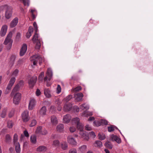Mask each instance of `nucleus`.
<instances>
[{
	"label": "nucleus",
	"instance_id": "49530a36",
	"mask_svg": "<svg viewBox=\"0 0 153 153\" xmlns=\"http://www.w3.org/2000/svg\"><path fill=\"white\" fill-rule=\"evenodd\" d=\"M95 143L97 144V146L100 147L102 146V143L101 142L99 141H95Z\"/></svg>",
	"mask_w": 153,
	"mask_h": 153
},
{
	"label": "nucleus",
	"instance_id": "09e8293b",
	"mask_svg": "<svg viewBox=\"0 0 153 153\" xmlns=\"http://www.w3.org/2000/svg\"><path fill=\"white\" fill-rule=\"evenodd\" d=\"M81 86H78L76 88L72 89V91H74V92H77L78 91H79V90H81Z\"/></svg>",
	"mask_w": 153,
	"mask_h": 153
},
{
	"label": "nucleus",
	"instance_id": "a878e982",
	"mask_svg": "<svg viewBox=\"0 0 153 153\" xmlns=\"http://www.w3.org/2000/svg\"><path fill=\"white\" fill-rule=\"evenodd\" d=\"M44 94L47 97L49 98L51 97L50 91L48 89H44Z\"/></svg>",
	"mask_w": 153,
	"mask_h": 153
},
{
	"label": "nucleus",
	"instance_id": "dca6fc26",
	"mask_svg": "<svg viewBox=\"0 0 153 153\" xmlns=\"http://www.w3.org/2000/svg\"><path fill=\"white\" fill-rule=\"evenodd\" d=\"M35 100L33 99H30L29 101L28 108L29 110H32L34 107L35 105Z\"/></svg>",
	"mask_w": 153,
	"mask_h": 153
},
{
	"label": "nucleus",
	"instance_id": "20e7f679",
	"mask_svg": "<svg viewBox=\"0 0 153 153\" xmlns=\"http://www.w3.org/2000/svg\"><path fill=\"white\" fill-rule=\"evenodd\" d=\"M32 40L33 43L36 44V48L39 49L41 45V39L36 33L35 32V34L34 35Z\"/></svg>",
	"mask_w": 153,
	"mask_h": 153
},
{
	"label": "nucleus",
	"instance_id": "f3484780",
	"mask_svg": "<svg viewBox=\"0 0 153 153\" xmlns=\"http://www.w3.org/2000/svg\"><path fill=\"white\" fill-rule=\"evenodd\" d=\"M46 108L45 107L43 106L40 109L38 113L39 115L42 117L45 115L46 112Z\"/></svg>",
	"mask_w": 153,
	"mask_h": 153
},
{
	"label": "nucleus",
	"instance_id": "ddd939ff",
	"mask_svg": "<svg viewBox=\"0 0 153 153\" xmlns=\"http://www.w3.org/2000/svg\"><path fill=\"white\" fill-rule=\"evenodd\" d=\"M83 96V94L81 93H78L75 94L74 95L75 100L77 102L81 101Z\"/></svg>",
	"mask_w": 153,
	"mask_h": 153
},
{
	"label": "nucleus",
	"instance_id": "2f4dec72",
	"mask_svg": "<svg viewBox=\"0 0 153 153\" xmlns=\"http://www.w3.org/2000/svg\"><path fill=\"white\" fill-rule=\"evenodd\" d=\"M80 108L83 110L84 109L87 110L89 108V106L88 105H86L85 104H83L80 106Z\"/></svg>",
	"mask_w": 153,
	"mask_h": 153
},
{
	"label": "nucleus",
	"instance_id": "4d7b16f0",
	"mask_svg": "<svg viewBox=\"0 0 153 153\" xmlns=\"http://www.w3.org/2000/svg\"><path fill=\"white\" fill-rule=\"evenodd\" d=\"M76 130V128L74 127L71 126V127L70 128V131L71 132H74Z\"/></svg>",
	"mask_w": 153,
	"mask_h": 153
},
{
	"label": "nucleus",
	"instance_id": "72a5a7b5",
	"mask_svg": "<svg viewBox=\"0 0 153 153\" xmlns=\"http://www.w3.org/2000/svg\"><path fill=\"white\" fill-rule=\"evenodd\" d=\"M30 140L31 142L33 143H35L36 142V137L34 135H33L31 136Z\"/></svg>",
	"mask_w": 153,
	"mask_h": 153
},
{
	"label": "nucleus",
	"instance_id": "58836bf2",
	"mask_svg": "<svg viewBox=\"0 0 153 153\" xmlns=\"http://www.w3.org/2000/svg\"><path fill=\"white\" fill-rule=\"evenodd\" d=\"M105 146L107 148L109 149H111L112 148V146L111 143L109 142H106L105 143Z\"/></svg>",
	"mask_w": 153,
	"mask_h": 153
},
{
	"label": "nucleus",
	"instance_id": "f704fd0d",
	"mask_svg": "<svg viewBox=\"0 0 153 153\" xmlns=\"http://www.w3.org/2000/svg\"><path fill=\"white\" fill-rule=\"evenodd\" d=\"M115 128L117 129V128L114 126L111 125L108 127V131L109 132H111L114 131Z\"/></svg>",
	"mask_w": 153,
	"mask_h": 153
},
{
	"label": "nucleus",
	"instance_id": "864d4df0",
	"mask_svg": "<svg viewBox=\"0 0 153 153\" xmlns=\"http://www.w3.org/2000/svg\"><path fill=\"white\" fill-rule=\"evenodd\" d=\"M18 72L19 70L18 69H16L13 71L12 74V75L13 76H16L17 75Z\"/></svg>",
	"mask_w": 153,
	"mask_h": 153
},
{
	"label": "nucleus",
	"instance_id": "338daca9",
	"mask_svg": "<svg viewBox=\"0 0 153 153\" xmlns=\"http://www.w3.org/2000/svg\"><path fill=\"white\" fill-rule=\"evenodd\" d=\"M55 103L58 105H59L61 104L62 102L61 100H56Z\"/></svg>",
	"mask_w": 153,
	"mask_h": 153
},
{
	"label": "nucleus",
	"instance_id": "4be33fe9",
	"mask_svg": "<svg viewBox=\"0 0 153 153\" xmlns=\"http://www.w3.org/2000/svg\"><path fill=\"white\" fill-rule=\"evenodd\" d=\"M72 105L71 104H65L63 107V109L65 111H68L71 108Z\"/></svg>",
	"mask_w": 153,
	"mask_h": 153
},
{
	"label": "nucleus",
	"instance_id": "1a4fd4ad",
	"mask_svg": "<svg viewBox=\"0 0 153 153\" xmlns=\"http://www.w3.org/2000/svg\"><path fill=\"white\" fill-rule=\"evenodd\" d=\"M23 85V82L22 81H20L15 86L12 90V92L11 94H12L13 92L19 91L20 89L21 88Z\"/></svg>",
	"mask_w": 153,
	"mask_h": 153
},
{
	"label": "nucleus",
	"instance_id": "393cba45",
	"mask_svg": "<svg viewBox=\"0 0 153 153\" xmlns=\"http://www.w3.org/2000/svg\"><path fill=\"white\" fill-rule=\"evenodd\" d=\"M46 150V148L45 146H40L37 148L36 151L39 152H44Z\"/></svg>",
	"mask_w": 153,
	"mask_h": 153
},
{
	"label": "nucleus",
	"instance_id": "aec40b11",
	"mask_svg": "<svg viewBox=\"0 0 153 153\" xmlns=\"http://www.w3.org/2000/svg\"><path fill=\"white\" fill-rule=\"evenodd\" d=\"M86 149L87 146L85 145H83L78 148V151L79 152L84 153Z\"/></svg>",
	"mask_w": 153,
	"mask_h": 153
},
{
	"label": "nucleus",
	"instance_id": "9b49d317",
	"mask_svg": "<svg viewBox=\"0 0 153 153\" xmlns=\"http://www.w3.org/2000/svg\"><path fill=\"white\" fill-rule=\"evenodd\" d=\"M8 28L7 25L4 24L2 26L0 31V35L2 36H4L6 34Z\"/></svg>",
	"mask_w": 153,
	"mask_h": 153
},
{
	"label": "nucleus",
	"instance_id": "69168bd1",
	"mask_svg": "<svg viewBox=\"0 0 153 153\" xmlns=\"http://www.w3.org/2000/svg\"><path fill=\"white\" fill-rule=\"evenodd\" d=\"M24 133L25 136L26 137H28L29 136L27 130H25L24 131Z\"/></svg>",
	"mask_w": 153,
	"mask_h": 153
},
{
	"label": "nucleus",
	"instance_id": "6e6552de",
	"mask_svg": "<svg viewBox=\"0 0 153 153\" xmlns=\"http://www.w3.org/2000/svg\"><path fill=\"white\" fill-rule=\"evenodd\" d=\"M67 141L69 144L74 146L77 145V143L76 141L72 136H69L68 137Z\"/></svg>",
	"mask_w": 153,
	"mask_h": 153
},
{
	"label": "nucleus",
	"instance_id": "4468645a",
	"mask_svg": "<svg viewBox=\"0 0 153 153\" xmlns=\"http://www.w3.org/2000/svg\"><path fill=\"white\" fill-rule=\"evenodd\" d=\"M27 45L25 44H23L20 51V55L21 56H22L25 54L27 50Z\"/></svg>",
	"mask_w": 153,
	"mask_h": 153
},
{
	"label": "nucleus",
	"instance_id": "a18cd8bd",
	"mask_svg": "<svg viewBox=\"0 0 153 153\" xmlns=\"http://www.w3.org/2000/svg\"><path fill=\"white\" fill-rule=\"evenodd\" d=\"M59 141L58 140H54L53 141L52 145L55 146H59Z\"/></svg>",
	"mask_w": 153,
	"mask_h": 153
},
{
	"label": "nucleus",
	"instance_id": "8fccbe9b",
	"mask_svg": "<svg viewBox=\"0 0 153 153\" xmlns=\"http://www.w3.org/2000/svg\"><path fill=\"white\" fill-rule=\"evenodd\" d=\"M72 98V96L71 95H70L67 96L65 99V100L66 101L68 102Z\"/></svg>",
	"mask_w": 153,
	"mask_h": 153
},
{
	"label": "nucleus",
	"instance_id": "de8ad7c7",
	"mask_svg": "<svg viewBox=\"0 0 153 153\" xmlns=\"http://www.w3.org/2000/svg\"><path fill=\"white\" fill-rule=\"evenodd\" d=\"M94 126H99L101 125V123L100 121H95L94 122Z\"/></svg>",
	"mask_w": 153,
	"mask_h": 153
},
{
	"label": "nucleus",
	"instance_id": "7ed1b4c3",
	"mask_svg": "<svg viewBox=\"0 0 153 153\" xmlns=\"http://www.w3.org/2000/svg\"><path fill=\"white\" fill-rule=\"evenodd\" d=\"M30 61L34 65H36L37 62L40 64L43 61V58L38 55H35L32 56L30 58Z\"/></svg>",
	"mask_w": 153,
	"mask_h": 153
},
{
	"label": "nucleus",
	"instance_id": "2eb2a0df",
	"mask_svg": "<svg viewBox=\"0 0 153 153\" xmlns=\"http://www.w3.org/2000/svg\"><path fill=\"white\" fill-rule=\"evenodd\" d=\"M18 18L17 17H16L10 23V27H15L18 23Z\"/></svg>",
	"mask_w": 153,
	"mask_h": 153
},
{
	"label": "nucleus",
	"instance_id": "ea45409f",
	"mask_svg": "<svg viewBox=\"0 0 153 153\" xmlns=\"http://www.w3.org/2000/svg\"><path fill=\"white\" fill-rule=\"evenodd\" d=\"M44 74V72H42L39 76V80L40 82L42 81Z\"/></svg>",
	"mask_w": 153,
	"mask_h": 153
},
{
	"label": "nucleus",
	"instance_id": "4c0bfd02",
	"mask_svg": "<svg viewBox=\"0 0 153 153\" xmlns=\"http://www.w3.org/2000/svg\"><path fill=\"white\" fill-rule=\"evenodd\" d=\"M98 137L99 139L101 140H103L105 138V134H98Z\"/></svg>",
	"mask_w": 153,
	"mask_h": 153
},
{
	"label": "nucleus",
	"instance_id": "a19ab883",
	"mask_svg": "<svg viewBox=\"0 0 153 153\" xmlns=\"http://www.w3.org/2000/svg\"><path fill=\"white\" fill-rule=\"evenodd\" d=\"M36 124V121L35 120H32L30 124V127H33L35 126Z\"/></svg>",
	"mask_w": 153,
	"mask_h": 153
},
{
	"label": "nucleus",
	"instance_id": "c756f323",
	"mask_svg": "<svg viewBox=\"0 0 153 153\" xmlns=\"http://www.w3.org/2000/svg\"><path fill=\"white\" fill-rule=\"evenodd\" d=\"M92 115V112H89L87 111H85L82 114L83 116L88 117V116Z\"/></svg>",
	"mask_w": 153,
	"mask_h": 153
},
{
	"label": "nucleus",
	"instance_id": "0e129e2a",
	"mask_svg": "<svg viewBox=\"0 0 153 153\" xmlns=\"http://www.w3.org/2000/svg\"><path fill=\"white\" fill-rule=\"evenodd\" d=\"M41 92L39 90L37 89L36 92V94L37 96H39L41 94Z\"/></svg>",
	"mask_w": 153,
	"mask_h": 153
},
{
	"label": "nucleus",
	"instance_id": "c03bdc74",
	"mask_svg": "<svg viewBox=\"0 0 153 153\" xmlns=\"http://www.w3.org/2000/svg\"><path fill=\"white\" fill-rule=\"evenodd\" d=\"M16 80V79L14 77L12 78L9 82V84L13 85L14 83Z\"/></svg>",
	"mask_w": 153,
	"mask_h": 153
},
{
	"label": "nucleus",
	"instance_id": "774afa93",
	"mask_svg": "<svg viewBox=\"0 0 153 153\" xmlns=\"http://www.w3.org/2000/svg\"><path fill=\"white\" fill-rule=\"evenodd\" d=\"M13 85L8 84L7 85V89L10 90Z\"/></svg>",
	"mask_w": 153,
	"mask_h": 153
},
{
	"label": "nucleus",
	"instance_id": "052dcab7",
	"mask_svg": "<svg viewBox=\"0 0 153 153\" xmlns=\"http://www.w3.org/2000/svg\"><path fill=\"white\" fill-rule=\"evenodd\" d=\"M69 152V153H77L76 150L74 149L70 150Z\"/></svg>",
	"mask_w": 153,
	"mask_h": 153
},
{
	"label": "nucleus",
	"instance_id": "f03ea898",
	"mask_svg": "<svg viewBox=\"0 0 153 153\" xmlns=\"http://www.w3.org/2000/svg\"><path fill=\"white\" fill-rule=\"evenodd\" d=\"M4 8L6 9L5 17L7 19H9L12 16V9L11 7L7 5L2 6L0 7L1 10H3Z\"/></svg>",
	"mask_w": 153,
	"mask_h": 153
},
{
	"label": "nucleus",
	"instance_id": "9d476101",
	"mask_svg": "<svg viewBox=\"0 0 153 153\" xmlns=\"http://www.w3.org/2000/svg\"><path fill=\"white\" fill-rule=\"evenodd\" d=\"M52 76V70L50 68H49L47 70L46 76L44 77V81L45 82L47 81L48 77V80L50 81L51 79Z\"/></svg>",
	"mask_w": 153,
	"mask_h": 153
},
{
	"label": "nucleus",
	"instance_id": "79ce46f5",
	"mask_svg": "<svg viewBox=\"0 0 153 153\" xmlns=\"http://www.w3.org/2000/svg\"><path fill=\"white\" fill-rule=\"evenodd\" d=\"M13 126V122L11 120L8 121L7 122V126L9 128H12Z\"/></svg>",
	"mask_w": 153,
	"mask_h": 153
},
{
	"label": "nucleus",
	"instance_id": "6ab92c4d",
	"mask_svg": "<svg viewBox=\"0 0 153 153\" xmlns=\"http://www.w3.org/2000/svg\"><path fill=\"white\" fill-rule=\"evenodd\" d=\"M71 117L69 114L64 116L63 117V120L64 123H68L70 121Z\"/></svg>",
	"mask_w": 153,
	"mask_h": 153
},
{
	"label": "nucleus",
	"instance_id": "37998d69",
	"mask_svg": "<svg viewBox=\"0 0 153 153\" xmlns=\"http://www.w3.org/2000/svg\"><path fill=\"white\" fill-rule=\"evenodd\" d=\"M24 5L25 6H29V5L30 0H22Z\"/></svg>",
	"mask_w": 153,
	"mask_h": 153
},
{
	"label": "nucleus",
	"instance_id": "423d86ee",
	"mask_svg": "<svg viewBox=\"0 0 153 153\" xmlns=\"http://www.w3.org/2000/svg\"><path fill=\"white\" fill-rule=\"evenodd\" d=\"M21 98V93L18 92L15 94L13 99V102L15 104H19Z\"/></svg>",
	"mask_w": 153,
	"mask_h": 153
},
{
	"label": "nucleus",
	"instance_id": "0eeeda50",
	"mask_svg": "<svg viewBox=\"0 0 153 153\" xmlns=\"http://www.w3.org/2000/svg\"><path fill=\"white\" fill-rule=\"evenodd\" d=\"M22 119L24 122H27L30 119L29 116V112L26 110L24 111L22 114Z\"/></svg>",
	"mask_w": 153,
	"mask_h": 153
},
{
	"label": "nucleus",
	"instance_id": "412c9836",
	"mask_svg": "<svg viewBox=\"0 0 153 153\" xmlns=\"http://www.w3.org/2000/svg\"><path fill=\"white\" fill-rule=\"evenodd\" d=\"M111 137L112 140L115 141L118 143H120L121 142V140L120 138L116 136L112 135H111Z\"/></svg>",
	"mask_w": 153,
	"mask_h": 153
},
{
	"label": "nucleus",
	"instance_id": "f8f14e48",
	"mask_svg": "<svg viewBox=\"0 0 153 153\" xmlns=\"http://www.w3.org/2000/svg\"><path fill=\"white\" fill-rule=\"evenodd\" d=\"M72 124L76 125L77 128L79 126V127L80 126V125H83L79 122V119L78 117H75L71 121Z\"/></svg>",
	"mask_w": 153,
	"mask_h": 153
},
{
	"label": "nucleus",
	"instance_id": "5fc2aeb1",
	"mask_svg": "<svg viewBox=\"0 0 153 153\" xmlns=\"http://www.w3.org/2000/svg\"><path fill=\"white\" fill-rule=\"evenodd\" d=\"M61 89L60 85H58L56 88V93L57 94H59L61 91Z\"/></svg>",
	"mask_w": 153,
	"mask_h": 153
},
{
	"label": "nucleus",
	"instance_id": "13d9d810",
	"mask_svg": "<svg viewBox=\"0 0 153 153\" xmlns=\"http://www.w3.org/2000/svg\"><path fill=\"white\" fill-rule=\"evenodd\" d=\"M14 111L13 110L11 111L8 114L9 117H12L14 115Z\"/></svg>",
	"mask_w": 153,
	"mask_h": 153
},
{
	"label": "nucleus",
	"instance_id": "a211bd4d",
	"mask_svg": "<svg viewBox=\"0 0 153 153\" xmlns=\"http://www.w3.org/2000/svg\"><path fill=\"white\" fill-rule=\"evenodd\" d=\"M37 78L35 76H33L29 81L28 83L30 86L33 87L36 82Z\"/></svg>",
	"mask_w": 153,
	"mask_h": 153
},
{
	"label": "nucleus",
	"instance_id": "39448f33",
	"mask_svg": "<svg viewBox=\"0 0 153 153\" xmlns=\"http://www.w3.org/2000/svg\"><path fill=\"white\" fill-rule=\"evenodd\" d=\"M83 125H80V126L79 127V126H78L77 128L80 131L79 134L81 138H83L85 140H88L89 139V137L83 131Z\"/></svg>",
	"mask_w": 153,
	"mask_h": 153
},
{
	"label": "nucleus",
	"instance_id": "603ef678",
	"mask_svg": "<svg viewBox=\"0 0 153 153\" xmlns=\"http://www.w3.org/2000/svg\"><path fill=\"white\" fill-rule=\"evenodd\" d=\"M47 131L45 128L42 129L41 134L43 135H45L47 134Z\"/></svg>",
	"mask_w": 153,
	"mask_h": 153
},
{
	"label": "nucleus",
	"instance_id": "e433bc0d",
	"mask_svg": "<svg viewBox=\"0 0 153 153\" xmlns=\"http://www.w3.org/2000/svg\"><path fill=\"white\" fill-rule=\"evenodd\" d=\"M18 140V136L16 134H15L13 137V142L14 144H16Z\"/></svg>",
	"mask_w": 153,
	"mask_h": 153
},
{
	"label": "nucleus",
	"instance_id": "6e6d98bb",
	"mask_svg": "<svg viewBox=\"0 0 153 153\" xmlns=\"http://www.w3.org/2000/svg\"><path fill=\"white\" fill-rule=\"evenodd\" d=\"M33 25L34 28V30L36 33H37V31L38 28L37 27V25L36 22H34L33 24Z\"/></svg>",
	"mask_w": 153,
	"mask_h": 153
},
{
	"label": "nucleus",
	"instance_id": "cd10ccee",
	"mask_svg": "<svg viewBox=\"0 0 153 153\" xmlns=\"http://www.w3.org/2000/svg\"><path fill=\"white\" fill-rule=\"evenodd\" d=\"M11 140V137L10 135L7 134L6 135L5 138V141L7 143H9Z\"/></svg>",
	"mask_w": 153,
	"mask_h": 153
},
{
	"label": "nucleus",
	"instance_id": "c9c22d12",
	"mask_svg": "<svg viewBox=\"0 0 153 153\" xmlns=\"http://www.w3.org/2000/svg\"><path fill=\"white\" fill-rule=\"evenodd\" d=\"M42 126H39L37 128L36 132L37 134H40L42 132Z\"/></svg>",
	"mask_w": 153,
	"mask_h": 153
},
{
	"label": "nucleus",
	"instance_id": "473e14b6",
	"mask_svg": "<svg viewBox=\"0 0 153 153\" xmlns=\"http://www.w3.org/2000/svg\"><path fill=\"white\" fill-rule=\"evenodd\" d=\"M16 55H12L10 58V62L12 64L14 63V62L16 58Z\"/></svg>",
	"mask_w": 153,
	"mask_h": 153
},
{
	"label": "nucleus",
	"instance_id": "7c9ffc66",
	"mask_svg": "<svg viewBox=\"0 0 153 153\" xmlns=\"http://www.w3.org/2000/svg\"><path fill=\"white\" fill-rule=\"evenodd\" d=\"M61 148L64 150L67 149L68 145L66 142H63L61 144Z\"/></svg>",
	"mask_w": 153,
	"mask_h": 153
},
{
	"label": "nucleus",
	"instance_id": "c85d7f7f",
	"mask_svg": "<svg viewBox=\"0 0 153 153\" xmlns=\"http://www.w3.org/2000/svg\"><path fill=\"white\" fill-rule=\"evenodd\" d=\"M7 111V108H4L2 111V113L1 114V117L4 118L5 117Z\"/></svg>",
	"mask_w": 153,
	"mask_h": 153
},
{
	"label": "nucleus",
	"instance_id": "3c124183",
	"mask_svg": "<svg viewBox=\"0 0 153 153\" xmlns=\"http://www.w3.org/2000/svg\"><path fill=\"white\" fill-rule=\"evenodd\" d=\"M100 123H101V125H106L108 124V122L106 120L102 119L100 121Z\"/></svg>",
	"mask_w": 153,
	"mask_h": 153
},
{
	"label": "nucleus",
	"instance_id": "bb28decb",
	"mask_svg": "<svg viewBox=\"0 0 153 153\" xmlns=\"http://www.w3.org/2000/svg\"><path fill=\"white\" fill-rule=\"evenodd\" d=\"M15 146V150L16 153H20L21 151L20 145L19 143H17L14 144Z\"/></svg>",
	"mask_w": 153,
	"mask_h": 153
},
{
	"label": "nucleus",
	"instance_id": "e2e57ef3",
	"mask_svg": "<svg viewBox=\"0 0 153 153\" xmlns=\"http://www.w3.org/2000/svg\"><path fill=\"white\" fill-rule=\"evenodd\" d=\"M90 135L93 138H94L96 136L94 133L93 131H91L89 133Z\"/></svg>",
	"mask_w": 153,
	"mask_h": 153
},
{
	"label": "nucleus",
	"instance_id": "bf43d9fd",
	"mask_svg": "<svg viewBox=\"0 0 153 153\" xmlns=\"http://www.w3.org/2000/svg\"><path fill=\"white\" fill-rule=\"evenodd\" d=\"M85 129L86 130L90 131L91 130V128L89 125H87L85 126Z\"/></svg>",
	"mask_w": 153,
	"mask_h": 153
},
{
	"label": "nucleus",
	"instance_id": "b1692460",
	"mask_svg": "<svg viewBox=\"0 0 153 153\" xmlns=\"http://www.w3.org/2000/svg\"><path fill=\"white\" fill-rule=\"evenodd\" d=\"M51 121L52 124L53 125H56L58 123L57 118L54 116L51 117Z\"/></svg>",
	"mask_w": 153,
	"mask_h": 153
},
{
	"label": "nucleus",
	"instance_id": "680f3d73",
	"mask_svg": "<svg viewBox=\"0 0 153 153\" xmlns=\"http://www.w3.org/2000/svg\"><path fill=\"white\" fill-rule=\"evenodd\" d=\"M33 31V28L32 27H30L28 30V33L32 34Z\"/></svg>",
	"mask_w": 153,
	"mask_h": 153
},
{
	"label": "nucleus",
	"instance_id": "5701e85b",
	"mask_svg": "<svg viewBox=\"0 0 153 153\" xmlns=\"http://www.w3.org/2000/svg\"><path fill=\"white\" fill-rule=\"evenodd\" d=\"M64 126L62 124L58 125L56 126V130L59 132H62L64 130Z\"/></svg>",
	"mask_w": 153,
	"mask_h": 153
},
{
	"label": "nucleus",
	"instance_id": "f257e3e1",
	"mask_svg": "<svg viewBox=\"0 0 153 153\" xmlns=\"http://www.w3.org/2000/svg\"><path fill=\"white\" fill-rule=\"evenodd\" d=\"M12 36V33L10 32L7 35L4 42V44L7 45L6 47L8 50H10L12 46L13 41L11 39Z\"/></svg>",
	"mask_w": 153,
	"mask_h": 153
}]
</instances>
